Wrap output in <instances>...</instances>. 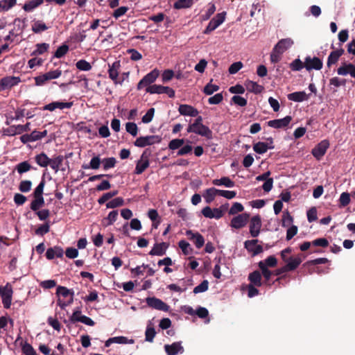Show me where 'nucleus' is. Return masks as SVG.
Returning a JSON list of instances; mask_svg holds the SVG:
<instances>
[{
	"mask_svg": "<svg viewBox=\"0 0 355 355\" xmlns=\"http://www.w3.org/2000/svg\"><path fill=\"white\" fill-rule=\"evenodd\" d=\"M56 295H60L64 298L69 297L68 300H64L60 297L57 300V304L61 309H64L67 306L73 303V292L69 290L68 288L63 286H58L57 287Z\"/></svg>",
	"mask_w": 355,
	"mask_h": 355,
	"instance_id": "f257e3e1",
	"label": "nucleus"
},
{
	"mask_svg": "<svg viewBox=\"0 0 355 355\" xmlns=\"http://www.w3.org/2000/svg\"><path fill=\"white\" fill-rule=\"evenodd\" d=\"M13 288L10 283L8 282L5 286H0V297L4 309H8L11 306Z\"/></svg>",
	"mask_w": 355,
	"mask_h": 355,
	"instance_id": "f03ea898",
	"label": "nucleus"
},
{
	"mask_svg": "<svg viewBox=\"0 0 355 355\" xmlns=\"http://www.w3.org/2000/svg\"><path fill=\"white\" fill-rule=\"evenodd\" d=\"M159 76V71L157 69H155L146 73L145 76L138 83L137 85V89L140 90L143 89L144 87L146 88L148 86H151L153 83L156 81Z\"/></svg>",
	"mask_w": 355,
	"mask_h": 355,
	"instance_id": "7ed1b4c3",
	"label": "nucleus"
},
{
	"mask_svg": "<svg viewBox=\"0 0 355 355\" xmlns=\"http://www.w3.org/2000/svg\"><path fill=\"white\" fill-rule=\"evenodd\" d=\"M161 141V137L157 135L141 136L135 140L134 145L137 147L143 148L146 146L159 144Z\"/></svg>",
	"mask_w": 355,
	"mask_h": 355,
	"instance_id": "20e7f679",
	"label": "nucleus"
},
{
	"mask_svg": "<svg viewBox=\"0 0 355 355\" xmlns=\"http://www.w3.org/2000/svg\"><path fill=\"white\" fill-rule=\"evenodd\" d=\"M225 12L218 13L215 17L211 19L204 31L205 35H209L214 31L225 19Z\"/></svg>",
	"mask_w": 355,
	"mask_h": 355,
	"instance_id": "39448f33",
	"label": "nucleus"
},
{
	"mask_svg": "<svg viewBox=\"0 0 355 355\" xmlns=\"http://www.w3.org/2000/svg\"><path fill=\"white\" fill-rule=\"evenodd\" d=\"M150 155V151L148 149L144 150L143 154L141 156V159L137 161L135 169V173L137 175L142 174L144 171L149 166L148 157Z\"/></svg>",
	"mask_w": 355,
	"mask_h": 355,
	"instance_id": "423d86ee",
	"label": "nucleus"
},
{
	"mask_svg": "<svg viewBox=\"0 0 355 355\" xmlns=\"http://www.w3.org/2000/svg\"><path fill=\"white\" fill-rule=\"evenodd\" d=\"M329 146L330 144L328 140H322L312 149L311 154L316 159L320 160L326 154V151Z\"/></svg>",
	"mask_w": 355,
	"mask_h": 355,
	"instance_id": "0eeeda50",
	"label": "nucleus"
},
{
	"mask_svg": "<svg viewBox=\"0 0 355 355\" xmlns=\"http://www.w3.org/2000/svg\"><path fill=\"white\" fill-rule=\"evenodd\" d=\"M146 302L149 307L156 310L162 311H168L169 310V306L166 303L155 297H146Z\"/></svg>",
	"mask_w": 355,
	"mask_h": 355,
	"instance_id": "6e6552de",
	"label": "nucleus"
},
{
	"mask_svg": "<svg viewBox=\"0 0 355 355\" xmlns=\"http://www.w3.org/2000/svg\"><path fill=\"white\" fill-rule=\"evenodd\" d=\"M261 230V217L259 215L252 217L249 223V232L252 237L259 235Z\"/></svg>",
	"mask_w": 355,
	"mask_h": 355,
	"instance_id": "1a4fd4ad",
	"label": "nucleus"
},
{
	"mask_svg": "<svg viewBox=\"0 0 355 355\" xmlns=\"http://www.w3.org/2000/svg\"><path fill=\"white\" fill-rule=\"evenodd\" d=\"M20 82V78L15 76H6L0 79V92L1 91L12 88Z\"/></svg>",
	"mask_w": 355,
	"mask_h": 355,
	"instance_id": "9d476101",
	"label": "nucleus"
},
{
	"mask_svg": "<svg viewBox=\"0 0 355 355\" xmlns=\"http://www.w3.org/2000/svg\"><path fill=\"white\" fill-rule=\"evenodd\" d=\"M250 215L247 212H244L242 214H239L231 220V227L236 230H240L245 227L249 220Z\"/></svg>",
	"mask_w": 355,
	"mask_h": 355,
	"instance_id": "9b49d317",
	"label": "nucleus"
},
{
	"mask_svg": "<svg viewBox=\"0 0 355 355\" xmlns=\"http://www.w3.org/2000/svg\"><path fill=\"white\" fill-rule=\"evenodd\" d=\"M72 105H73V101H70V102L53 101L50 103L44 105L43 107V110H48L50 112H53L56 109H59V110L71 109Z\"/></svg>",
	"mask_w": 355,
	"mask_h": 355,
	"instance_id": "f8f14e48",
	"label": "nucleus"
},
{
	"mask_svg": "<svg viewBox=\"0 0 355 355\" xmlns=\"http://www.w3.org/2000/svg\"><path fill=\"white\" fill-rule=\"evenodd\" d=\"M292 121L291 116H286L282 119H277L273 120H270L268 121L267 125L269 127L273 128H284L289 125Z\"/></svg>",
	"mask_w": 355,
	"mask_h": 355,
	"instance_id": "ddd939ff",
	"label": "nucleus"
},
{
	"mask_svg": "<svg viewBox=\"0 0 355 355\" xmlns=\"http://www.w3.org/2000/svg\"><path fill=\"white\" fill-rule=\"evenodd\" d=\"M188 132H194L201 136H204L205 138L210 139L212 138V131L205 125H198L196 128L189 125L187 128Z\"/></svg>",
	"mask_w": 355,
	"mask_h": 355,
	"instance_id": "4468645a",
	"label": "nucleus"
},
{
	"mask_svg": "<svg viewBox=\"0 0 355 355\" xmlns=\"http://www.w3.org/2000/svg\"><path fill=\"white\" fill-rule=\"evenodd\" d=\"M258 239L247 240L244 243V247L248 252L252 253L253 256L257 255L263 252V247L257 245Z\"/></svg>",
	"mask_w": 355,
	"mask_h": 355,
	"instance_id": "2eb2a0df",
	"label": "nucleus"
},
{
	"mask_svg": "<svg viewBox=\"0 0 355 355\" xmlns=\"http://www.w3.org/2000/svg\"><path fill=\"white\" fill-rule=\"evenodd\" d=\"M322 67V62L320 58L306 56L305 58V68L307 71L312 69L320 70Z\"/></svg>",
	"mask_w": 355,
	"mask_h": 355,
	"instance_id": "dca6fc26",
	"label": "nucleus"
},
{
	"mask_svg": "<svg viewBox=\"0 0 355 355\" xmlns=\"http://www.w3.org/2000/svg\"><path fill=\"white\" fill-rule=\"evenodd\" d=\"M186 234L189 240L193 242L198 249H200L205 245V237L201 234L198 232L194 233L191 230H188Z\"/></svg>",
	"mask_w": 355,
	"mask_h": 355,
	"instance_id": "f3484780",
	"label": "nucleus"
},
{
	"mask_svg": "<svg viewBox=\"0 0 355 355\" xmlns=\"http://www.w3.org/2000/svg\"><path fill=\"white\" fill-rule=\"evenodd\" d=\"M336 71L338 75L346 76L350 74L352 78H355V65L352 63L342 62Z\"/></svg>",
	"mask_w": 355,
	"mask_h": 355,
	"instance_id": "a211bd4d",
	"label": "nucleus"
},
{
	"mask_svg": "<svg viewBox=\"0 0 355 355\" xmlns=\"http://www.w3.org/2000/svg\"><path fill=\"white\" fill-rule=\"evenodd\" d=\"M120 67L119 62H115L112 65L110 66L108 69L109 77L112 79L115 84L121 85L124 81V78L118 79L119 68Z\"/></svg>",
	"mask_w": 355,
	"mask_h": 355,
	"instance_id": "6ab92c4d",
	"label": "nucleus"
},
{
	"mask_svg": "<svg viewBox=\"0 0 355 355\" xmlns=\"http://www.w3.org/2000/svg\"><path fill=\"white\" fill-rule=\"evenodd\" d=\"M202 214L204 217H205L207 218H210V219H211V218L219 219L223 216L220 209H219L218 207L211 209L209 206H206L202 209Z\"/></svg>",
	"mask_w": 355,
	"mask_h": 355,
	"instance_id": "aec40b11",
	"label": "nucleus"
},
{
	"mask_svg": "<svg viewBox=\"0 0 355 355\" xmlns=\"http://www.w3.org/2000/svg\"><path fill=\"white\" fill-rule=\"evenodd\" d=\"M181 343V342H175L171 345H165L164 349L167 355H177L178 354L184 353V349Z\"/></svg>",
	"mask_w": 355,
	"mask_h": 355,
	"instance_id": "412c9836",
	"label": "nucleus"
},
{
	"mask_svg": "<svg viewBox=\"0 0 355 355\" xmlns=\"http://www.w3.org/2000/svg\"><path fill=\"white\" fill-rule=\"evenodd\" d=\"M30 130V123H26V125H12L4 130V132L7 135H15L16 134H21L24 132H28Z\"/></svg>",
	"mask_w": 355,
	"mask_h": 355,
	"instance_id": "4be33fe9",
	"label": "nucleus"
},
{
	"mask_svg": "<svg viewBox=\"0 0 355 355\" xmlns=\"http://www.w3.org/2000/svg\"><path fill=\"white\" fill-rule=\"evenodd\" d=\"M344 53L345 50L342 48L331 51L327 58V67L330 68L332 65L336 64L340 57Z\"/></svg>",
	"mask_w": 355,
	"mask_h": 355,
	"instance_id": "5701e85b",
	"label": "nucleus"
},
{
	"mask_svg": "<svg viewBox=\"0 0 355 355\" xmlns=\"http://www.w3.org/2000/svg\"><path fill=\"white\" fill-rule=\"evenodd\" d=\"M168 246L169 244L166 242L156 243L148 254L153 256H162L165 254Z\"/></svg>",
	"mask_w": 355,
	"mask_h": 355,
	"instance_id": "b1692460",
	"label": "nucleus"
},
{
	"mask_svg": "<svg viewBox=\"0 0 355 355\" xmlns=\"http://www.w3.org/2000/svg\"><path fill=\"white\" fill-rule=\"evenodd\" d=\"M178 112L181 115L196 116L199 112L192 105L189 104H181L179 105Z\"/></svg>",
	"mask_w": 355,
	"mask_h": 355,
	"instance_id": "393cba45",
	"label": "nucleus"
},
{
	"mask_svg": "<svg viewBox=\"0 0 355 355\" xmlns=\"http://www.w3.org/2000/svg\"><path fill=\"white\" fill-rule=\"evenodd\" d=\"M293 44V41L291 38L282 39L277 42L275 46V51L282 54L285 51L290 49Z\"/></svg>",
	"mask_w": 355,
	"mask_h": 355,
	"instance_id": "a878e982",
	"label": "nucleus"
},
{
	"mask_svg": "<svg viewBox=\"0 0 355 355\" xmlns=\"http://www.w3.org/2000/svg\"><path fill=\"white\" fill-rule=\"evenodd\" d=\"M64 254L63 249L59 246H55L53 248H49L46 250L45 256L48 260H52L56 257H62Z\"/></svg>",
	"mask_w": 355,
	"mask_h": 355,
	"instance_id": "bb28decb",
	"label": "nucleus"
},
{
	"mask_svg": "<svg viewBox=\"0 0 355 355\" xmlns=\"http://www.w3.org/2000/svg\"><path fill=\"white\" fill-rule=\"evenodd\" d=\"M302 262L301 254L297 256H290L289 261L286 263V266L288 271L295 270Z\"/></svg>",
	"mask_w": 355,
	"mask_h": 355,
	"instance_id": "cd10ccee",
	"label": "nucleus"
},
{
	"mask_svg": "<svg viewBox=\"0 0 355 355\" xmlns=\"http://www.w3.org/2000/svg\"><path fill=\"white\" fill-rule=\"evenodd\" d=\"M259 267L260 268L261 270V275H263L265 279L264 284L270 286L271 284L269 282V281L270 279L271 276L274 275L273 271L269 270L263 261H260L259 263Z\"/></svg>",
	"mask_w": 355,
	"mask_h": 355,
	"instance_id": "c85d7f7f",
	"label": "nucleus"
},
{
	"mask_svg": "<svg viewBox=\"0 0 355 355\" xmlns=\"http://www.w3.org/2000/svg\"><path fill=\"white\" fill-rule=\"evenodd\" d=\"M248 280L250 284H252L257 286H261L263 284L261 281V273L259 270H254L250 272L248 275Z\"/></svg>",
	"mask_w": 355,
	"mask_h": 355,
	"instance_id": "c756f323",
	"label": "nucleus"
},
{
	"mask_svg": "<svg viewBox=\"0 0 355 355\" xmlns=\"http://www.w3.org/2000/svg\"><path fill=\"white\" fill-rule=\"evenodd\" d=\"M102 160L100 157V156H95L92 157L89 162V164H83L82 165V167L83 169H93V170H97L101 166Z\"/></svg>",
	"mask_w": 355,
	"mask_h": 355,
	"instance_id": "7c9ffc66",
	"label": "nucleus"
},
{
	"mask_svg": "<svg viewBox=\"0 0 355 355\" xmlns=\"http://www.w3.org/2000/svg\"><path fill=\"white\" fill-rule=\"evenodd\" d=\"M245 86L250 92L254 93L255 94H259L263 92V87L261 85H259L256 82L247 80L245 83Z\"/></svg>",
	"mask_w": 355,
	"mask_h": 355,
	"instance_id": "2f4dec72",
	"label": "nucleus"
},
{
	"mask_svg": "<svg viewBox=\"0 0 355 355\" xmlns=\"http://www.w3.org/2000/svg\"><path fill=\"white\" fill-rule=\"evenodd\" d=\"M212 184L216 186H225L228 188H232L234 186V182L229 177H222L220 179H214Z\"/></svg>",
	"mask_w": 355,
	"mask_h": 355,
	"instance_id": "473e14b6",
	"label": "nucleus"
},
{
	"mask_svg": "<svg viewBox=\"0 0 355 355\" xmlns=\"http://www.w3.org/2000/svg\"><path fill=\"white\" fill-rule=\"evenodd\" d=\"M216 195H219L218 189L216 188H209L205 191L204 199L208 204L212 202Z\"/></svg>",
	"mask_w": 355,
	"mask_h": 355,
	"instance_id": "72a5a7b5",
	"label": "nucleus"
},
{
	"mask_svg": "<svg viewBox=\"0 0 355 355\" xmlns=\"http://www.w3.org/2000/svg\"><path fill=\"white\" fill-rule=\"evenodd\" d=\"M34 200L30 204V209L33 211H37L44 205L43 196H34Z\"/></svg>",
	"mask_w": 355,
	"mask_h": 355,
	"instance_id": "f704fd0d",
	"label": "nucleus"
},
{
	"mask_svg": "<svg viewBox=\"0 0 355 355\" xmlns=\"http://www.w3.org/2000/svg\"><path fill=\"white\" fill-rule=\"evenodd\" d=\"M274 146H268V144L259 141L253 146V150L258 154L263 155L266 153L267 150L274 148Z\"/></svg>",
	"mask_w": 355,
	"mask_h": 355,
	"instance_id": "c9c22d12",
	"label": "nucleus"
},
{
	"mask_svg": "<svg viewBox=\"0 0 355 355\" xmlns=\"http://www.w3.org/2000/svg\"><path fill=\"white\" fill-rule=\"evenodd\" d=\"M288 98L295 102H302L308 98V96L306 94L305 92H297L288 94Z\"/></svg>",
	"mask_w": 355,
	"mask_h": 355,
	"instance_id": "e433bc0d",
	"label": "nucleus"
},
{
	"mask_svg": "<svg viewBox=\"0 0 355 355\" xmlns=\"http://www.w3.org/2000/svg\"><path fill=\"white\" fill-rule=\"evenodd\" d=\"M156 335V331L151 322L147 324L146 328V341L153 343Z\"/></svg>",
	"mask_w": 355,
	"mask_h": 355,
	"instance_id": "4c0bfd02",
	"label": "nucleus"
},
{
	"mask_svg": "<svg viewBox=\"0 0 355 355\" xmlns=\"http://www.w3.org/2000/svg\"><path fill=\"white\" fill-rule=\"evenodd\" d=\"M118 216V211L113 210L110 212L107 218H105L103 220V224L105 226H108L112 225L114 222L117 220Z\"/></svg>",
	"mask_w": 355,
	"mask_h": 355,
	"instance_id": "58836bf2",
	"label": "nucleus"
},
{
	"mask_svg": "<svg viewBox=\"0 0 355 355\" xmlns=\"http://www.w3.org/2000/svg\"><path fill=\"white\" fill-rule=\"evenodd\" d=\"M35 160L38 165L43 167L47 166L50 163V158L44 153L37 155L35 157Z\"/></svg>",
	"mask_w": 355,
	"mask_h": 355,
	"instance_id": "ea45409f",
	"label": "nucleus"
},
{
	"mask_svg": "<svg viewBox=\"0 0 355 355\" xmlns=\"http://www.w3.org/2000/svg\"><path fill=\"white\" fill-rule=\"evenodd\" d=\"M31 29L34 33H40L48 29V26L42 21L38 20L33 23Z\"/></svg>",
	"mask_w": 355,
	"mask_h": 355,
	"instance_id": "a19ab883",
	"label": "nucleus"
},
{
	"mask_svg": "<svg viewBox=\"0 0 355 355\" xmlns=\"http://www.w3.org/2000/svg\"><path fill=\"white\" fill-rule=\"evenodd\" d=\"M63 160H64L63 156L58 155L53 159H50L49 165L53 171H55V172H58L60 169V166H61Z\"/></svg>",
	"mask_w": 355,
	"mask_h": 355,
	"instance_id": "79ce46f5",
	"label": "nucleus"
},
{
	"mask_svg": "<svg viewBox=\"0 0 355 355\" xmlns=\"http://www.w3.org/2000/svg\"><path fill=\"white\" fill-rule=\"evenodd\" d=\"M193 4V0H177L173 3L175 9L189 8Z\"/></svg>",
	"mask_w": 355,
	"mask_h": 355,
	"instance_id": "37998d69",
	"label": "nucleus"
},
{
	"mask_svg": "<svg viewBox=\"0 0 355 355\" xmlns=\"http://www.w3.org/2000/svg\"><path fill=\"white\" fill-rule=\"evenodd\" d=\"M117 160L115 157H108L102 159L103 168L104 171H107L110 168H113L116 166Z\"/></svg>",
	"mask_w": 355,
	"mask_h": 355,
	"instance_id": "c03bdc74",
	"label": "nucleus"
},
{
	"mask_svg": "<svg viewBox=\"0 0 355 355\" xmlns=\"http://www.w3.org/2000/svg\"><path fill=\"white\" fill-rule=\"evenodd\" d=\"M49 44L48 43H38L36 44V49L31 53L32 55H42L46 52L49 49Z\"/></svg>",
	"mask_w": 355,
	"mask_h": 355,
	"instance_id": "a18cd8bd",
	"label": "nucleus"
},
{
	"mask_svg": "<svg viewBox=\"0 0 355 355\" xmlns=\"http://www.w3.org/2000/svg\"><path fill=\"white\" fill-rule=\"evenodd\" d=\"M41 5H42L41 0H33L26 3L23 6V9L25 11L31 12Z\"/></svg>",
	"mask_w": 355,
	"mask_h": 355,
	"instance_id": "49530a36",
	"label": "nucleus"
},
{
	"mask_svg": "<svg viewBox=\"0 0 355 355\" xmlns=\"http://www.w3.org/2000/svg\"><path fill=\"white\" fill-rule=\"evenodd\" d=\"M50 231V223L49 221H46L43 224L40 225L37 229L35 230V233L39 236H44L49 233Z\"/></svg>",
	"mask_w": 355,
	"mask_h": 355,
	"instance_id": "de8ad7c7",
	"label": "nucleus"
},
{
	"mask_svg": "<svg viewBox=\"0 0 355 355\" xmlns=\"http://www.w3.org/2000/svg\"><path fill=\"white\" fill-rule=\"evenodd\" d=\"M31 169V165L27 161L21 162L16 165V170L18 173L22 174L29 171Z\"/></svg>",
	"mask_w": 355,
	"mask_h": 355,
	"instance_id": "09e8293b",
	"label": "nucleus"
},
{
	"mask_svg": "<svg viewBox=\"0 0 355 355\" xmlns=\"http://www.w3.org/2000/svg\"><path fill=\"white\" fill-rule=\"evenodd\" d=\"M17 0H1L0 1V12L7 11L14 7Z\"/></svg>",
	"mask_w": 355,
	"mask_h": 355,
	"instance_id": "8fccbe9b",
	"label": "nucleus"
},
{
	"mask_svg": "<svg viewBox=\"0 0 355 355\" xmlns=\"http://www.w3.org/2000/svg\"><path fill=\"white\" fill-rule=\"evenodd\" d=\"M163 89V85L155 84L147 87L146 88V92L150 94H162Z\"/></svg>",
	"mask_w": 355,
	"mask_h": 355,
	"instance_id": "3c124183",
	"label": "nucleus"
},
{
	"mask_svg": "<svg viewBox=\"0 0 355 355\" xmlns=\"http://www.w3.org/2000/svg\"><path fill=\"white\" fill-rule=\"evenodd\" d=\"M118 193L117 190L107 192L103 194L101 198L98 199V202L99 205L105 203L109 200L112 199V197L115 196Z\"/></svg>",
	"mask_w": 355,
	"mask_h": 355,
	"instance_id": "603ef678",
	"label": "nucleus"
},
{
	"mask_svg": "<svg viewBox=\"0 0 355 355\" xmlns=\"http://www.w3.org/2000/svg\"><path fill=\"white\" fill-rule=\"evenodd\" d=\"M290 68L292 71H300L305 68V62H302L300 58H296L290 63Z\"/></svg>",
	"mask_w": 355,
	"mask_h": 355,
	"instance_id": "864d4df0",
	"label": "nucleus"
},
{
	"mask_svg": "<svg viewBox=\"0 0 355 355\" xmlns=\"http://www.w3.org/2000/svg\"><path fill=\"white\" fill-rule=\"evenodd\" d=\"M184 139H175L171 140L168 144V148L171 150L180 149L184 144Z\"/></svg>",
	"mask_w": 355,
	"mask_h": 355,
	"instance_id": "5fc2aeb1",
	"label": "nucleus"
},
{
	"mask_svg": "<svg viewBox=\"0 0 355 355\" xmlns=\"http://www.w3.org/2000/svg\"><path fill=\"white\" fill-rule=\"evenodd\" d=\"M124 205V200L122 197H116V198L108 202L106 204L107 208H116Z\"/></svg>",
	"mask_w": 355,
	"mask_h": 355,
	"instance_id": "6e6d98bb",
	"label": "nucleus"
},
{
	"mask_svg": "<svg viewBox=\"0 0 355 355\" xmlns=\"http://www.w3.org/2000/svg\"><path fill=\"white\" fill-rule=\"evenodd\" d=\"M219 89V86L217 85H213L211 83H207L204 87V94L209 96L212 95L214 92H216Z\"/></svg>",
	"mask_w": 355,
	"mask_h": 355,
	"instance_id": "4d7b16f0",
	"label": "nucleus"
},
{
	"mask_svg": "<svg viewBox=\"0 0 355 355\" xmlns=\"http://www.w3.org/2000/svg\"><path fill=\"white\" fill-rule=\"evenodd\" d=\"M76 67L78 69L81 71H89L92 69L91 64L84 59L79 60L76 63Z\"/></svg>",
	"mask_w": 355,
	"mask_h": 355,
	"instance_id": "13d9d810",
	"label": "nucleus"
},
{
	"mask_svg": "<svg viewBox=\"0 0 355 355\" xmlns=\"http://www.w3.org/2000/svg\"><path fill=\"white\" fill-rule=\"evenodd\" d=\"M208 285H209L208 281L204 280L199 285L194 287L193 291V293L198 294V293H204V292L207 291L208 289Z\"/></svg>",
	"mask_w": 355,
	"mask_h": 355,
	"instance_id": "bf43d9fd",
	"label": "nucleus"
},
{
	"mask_svg": "<svg viewBox=\"0 0 355 355\" xmlns=\"http://www.w3.org/2000/svg\"><path fill=\"white\" fill-rule=\"evenodd\" d=\"M34 211L40 220H46L50 216V211L48 209H39L37 211Z\"/></svg>",
	"mask_w": 355,
	"mask_h": 355,
	"instance_id": "052dcab7",
	"label": "nucleus"
},
{
	"mask_svg": "<svg viewBox=\"0 0 355 355\" xmlns=\"http://www.w3.org/2000/svg\"><path fill=\"white\" fill-rule=\"evenodd\" d=\"M178 246L182 250V252L186 255L189 254L192 251V249L190 248V245L188 241L186 240H180L178 242Z\"/></svg>",
	"mask_w": 355,
	"mask_h": 355,
	"instance_id": "680f3d73",
	"label": "nucleus"
},
{
	"mask_svg": "<svg viewBox=\"0 0 355 355\" xmlns=\"http://www.w3.org/2000/svg\"><path fill=\"white\" fill-rule=\"evenodd\" d=\"M293 223V217L291 216L289 211L287 210L284 212L282 220V225L284 227H287L291 225Z\"/></svg>",
	"mask_w": 355,
	"mask_h": 355,
	"instance_id": "e2e57ef3",
	"label": "nucleus"
},
{
	"mask_svg": "<svg viewBox=\"0 0 355 355\" xmlns=\"http://www.w3.org/2000/svg\"><path fill=\"white\" fill-rule=\"evenodd\" d=\"M244 209V207L242 204L239 202H234L233 203V205L229 210V214L230 215H235L237 214L238 212L243 211Z\"/></svg>",
	"mask_w": 355,
	"mask_h": 355,
	"instance_id": "0e129e2a",
	"label": "nucleus"
},
{
	"mask_svg": "<svg viewBox=\"0 0 355 355\" xmlns=\"http://www.w3.org/2000/svg\"><path fill=\"white\" fill-rule=\"evenodd\" d=\"M22 352L25 355H37V353H36L35 349L28 343H25L23 345Z\"/></svg>",
	"mask_w": 355,
	"mask_h": 355,
	"instance_id": "69168bd1",
	"label": "nucleus"
},
{
	"mask_svg": "<svg viewBox=\"0 0 355 355\" xmlns=\"http://www.w3.org/2000/svg\"><path fill=\"white\" fill-rule=\"evenodd\" d=\"M69 51V46L66 44H62L59 46L55 53L56 58H62Z\"/></svg>",
	"mask_w": 355,
	"mask_h": 355,
	"instance_id": "338daca9",
	"label": "nucleus"
},
{
	"mask_svg": "<svg viewBox=\"0 0 355 355\" xmlns=\"http://www.w3.org/2000/svg\"><path fill=\"white\" fill-rule=\"evenodd\" d=\"M126 131L132 136H136L138 132L137 125L135 123H127L125 125Z\"/></svg>",
	"mask_w": 355,
	"mask_h": 355,
	"instance_id": "774afa93",
	"label": "nucleus"
}]
</instances>
